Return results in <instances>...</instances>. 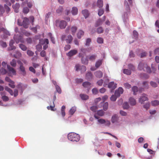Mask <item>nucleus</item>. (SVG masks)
<instances>
[{
	"instance_id": "obj_62",
	"label": "nucleus",
	"mask_w": 159,
	"mask_h": 159,
	"mask_svg": "<svg viewBox=\"0 0 159 159\" xmlns=\"http://www.w3.org/2000/svg\"><path fill=\"white\" fill-rule=\"evenodd\" d=\"M128 68L133 70H134L135 69V67L132 64H129L128 65Z\"/></svg>"
},
{
	"instance_id": "obj_57",
	"label": "nucleus",
	"mask_w": 159,
	"mask_h": 159,
	"mask_svg": "<svg viewBox=\"0 0 159 159\" xmlns=\"http://www.w3.org/2000/svg\"><path fill=\"white\" fill-rule=\"evenodd\" d=\"M6 72V70L3 68H2L0 70V74H5Z\"/></svg>"
},
{
	"instance_id": "obj_16",
	"label": "nucleus",
	"mask_w": 159,
	"mask_h": 159,
	"mask_svg": "<svg viewBox=\"0 0 159 159\" xmlns=\"http://www.w3.org/2000/svg\"><path fill=\"white\" fill-rule=\"evenodd\" d=\"M20 7V4L18 3H16L15 5H12V7L14 10L15 12L16 13H18L19 12V9Z\"/></svg>"
},
{
	"instance_id": "obj_34",
	"label": "nucleus",
	"mask_w": 159,
	"mask_h": 159,
	"mask_svg": "<svg viewBox=\"0 0 159 159\" xmlns=\"http://www.w3.org/2000/svg\"><path fill=\"white\" fill-rule=\"evenodd\" d=\"M63 10V8L62 6H60L56 10V12L58 14L61 13Z\"/></svg>"
},
{
	"instance_id": "obj_26",
	"label": "nucleus",
	"mask_w": 159,
	"mask_h": 159,
	"mask_svg": "<svg viewBox=\"0 0 159 159\" xmlns=\"http://www.w3.org/2000/svg\"><path fill=\"white\" fill-rule=\"evenodd\" d=\"M78 12V10L77 8L75 7H73L72 8L71 13L72 15H76Z\"/></svg>"
},
{
	"instance_id": "obj_29",
	"label": "nucleus",
	"mask_w": 159,
	"mask_h": 159,
	"mask_svg": "<svg viewBox=\"0 0 159 159\" xmlns=\"http://www.w3.org/2000/svg\"><path fill=\"white\" fill-rule=\"evenodd\" d=\"M140 77L142 79H146L148 78L149 76L145 73H143L140 74Z\"/></svg>"
},
{
	"instance_id": "obj_41",
	"label": "nucleus",
	"mask_w": 159,
	"mask_h": 159,
	"mask_svg": "<svg viewBox=\"0 0 159 159\" xmlns=\"http://www.w3.org/2000/svg\"><path fill=\"white\" fill-rule=\"evenodd\" d=\"M11 65L13 67H15L16 65V61L14 59H13L10 62Z\"/></svg>"
},
{
	"instance_id": "obj_45",
	"label": "nucleus",
	"mask_w": 159,
	"mask_h": 159,
	"mask_svg": "<svg viewBox=\"0 0 159 159\" xmlns=\"http://www.w3.org/2000/svg\"><path fill=\"white\" fill-rule=\"evenodd\" d=\"M80 70L81 71V73H83L86 71V67L84 66H81Z\"/></svg>"
},
{
	"instance_id": "obj_11",
	"label": "nucleus",
	"mask_w": 159,
	"mask_h": 159,
	"mask_svg": "<svg viewBox=\"0 0 159 159\" xmlns=\"http://www.w3.org/2000/svg\"><path fill=\"white\" fill-rule=\"evenodd\" d=\"M29 24V19L26 17H25L22 22V25L25 28H27L28 27V25Z\"/></svg>"
},
{
	"instance_id": "obj_46",
	"label": "nucleus",
	"mask_w": 159,
	"mask_h": 159,
	"mask_svg": "<svg viewBox=\"0 0 159 159\" xmlns=\"http://www.w3.org/2000/svg\"><path fill=\"white\" fill-rule=\"evenodd\" d=\"M132 90L134 92V94H135V93L138 91V88L136 86H134L132 88Z\"/></svg>"
},
{
	"instance_id": "obj_54",
	"label": "nucleus",
	"mask_w": 159,
	"mask_h": 159,
	"mask_svg": "<svg viewBox=\"0 0 159 159\" xmlns=\"http://www.w3.org/2000/svg\"><path fill=\"white\" fill-rule=\"evenodd\" d=\"M92 93L94 94H96L98 93V90L97 88H94L92 89Z\"/></svg>"
},
{
	"instance_id": "obj_17",
	"label": "nucleus",
	"mask_w": 159,
	"mask_h": 159,
	"mask_svg": "<svg viewBox=\"0 0 159 159\" xmlns=\"http://www.w3.org/2000/svg\"><path fill=\"white\" fill-rule=\"evenodd\" d=\"M67 25L66 22L64 20H61L60 23L59 27L61 29H64Z\"/></svg>"
},
{
	"instance_id": "obj_21",
	"label": "nucleus",
	"mask_w": 159,
	"mask_h": 159,
	"mask_svg": "<svg viewBox=\"0 0 159 159\" xmlns=\"http://www.w3.org/2000/svg\"><path fill=\"white\" fill-rule=\"evenodd\" d=\"M129 102L131 106H134L136 104L135 100L132 97L130 98L129 99Z\"/></svg>"
},
{
	"instance_id": "obj_27",
	"label": "nucleus",
	"mask_w": 159,
	"mask_h": 159,
	"mask_svg": "<svg viewBox=\"0 0 159 159\" xmlns=\"http://www.w3.org/2000/svg\"><path fill=\"white\" fill-rule=\"evenodd\" d=\"M102 60H99L97 61L95 63V66L97 68H98L102 64Z\"/></svg>"
},
{
	"instance_id": "obj_39",
	"label": "nucleus",
	"mask_w": 159,
	"mask_h": 159,
	"mask_svg": "<svg viewBox=\"0 0 159 159\" xmlns=\"http://www.w3.org/2000/svg\"><path fill=\"white\" fill-rule=\"evenodd\" d=\"M21 53L18 51L16 52V54L14 55V57L16 58H19L21 57Z\"/></svg>"
},
{
	"instance_id": "obj_14",
	"label": "nucleus",
	"mask_w": 159,
	"mask_h": 159,
	"mask_svg": "<svg viewBox=\"0 0 159 159\" xmlns=\"http://www.w3.org/2000/svg\"><path fill=\"white\" fill-rule=\"evenodd\" d=\"M106 19V17L105 16H104L103 17V19L102 20L101 19H99L96 22L95 24V26L96 27L98 26L101 25L102 23V22L104 21Z\"/></svg>"
},
{
	"instance_id": "obj_42",
	"label": "nucleus",
	"mask_w": 159,
	"mask_h": 159,
	"mask_svg": "<svg viewBox=\"0 0 159 159\" xmlns=\"http://www.w3.org/2000/svg\"><path fill=\"white\" fill-rule=\"evenodd\" d=\"M123 107L124 109H127L129 107V105L127 102H125L123 105Z\"/></svg>"
},
{
	"instance_id": "obj_48",
	"label": "nucleus",
	"mask_w": 159,
	"mask_h": 159,
	"mask_svg": "<svg viewBox=\"0 0 159 159\" xmlns=\"http://www.w3.org/2000/svg\"><path fill=\"white\" fill-rule=\"evenodd\" d=\"M103 80L102 79H100L98 80L97 82V84L99 86H101L103 84Z\"/></svg>"
},
{
	"instance_id": "obj_1",
	"label": "nucleus",
	"mask_w": 159,
	"mask_h": 159,
	"mask_svg": "<svg viewBox=\"0 0 159 159\" xmlns=\"http://www.w3.org/2000/svg\"><path fill=\"white\" fill-rule=\"evenodd\" d=\"M68 139L72 141H78L80 139V136L74 133H70L67 136Z\"/></svg>"
},
{
	"instance_id": "obj_47",
	"label": "nucleus",
	"mask_w": 159,
	"mask_h": 159,
	"mask_svg": "<svg viewBox=\"0 0 159 159\" xmlns=\"http://www.w3.org/2000/svg\"><path fill=\"white\" fill-rule=\"evenodd\" d=\"M159 104V101L156 100L152 101V104L153 106H156Z\"/></svg>"
},
{
	"instance_id": "obj_23",
	"label": "nucleus",
	"mask_w": 159,
	"mask_h": 159,
	"mask_svg": "<svg viewBox=\"0 0 159 159\" xmlns=\"http://www.w3.org/2000/svg\"><path fill=\"white\" fill-rule=\"evenodd\" d=\"M82 13L85 18H87L89 15V13L88 10L85 9L82 11Z\"/></svg>"
},
{
	"instance_id": "obj_58",
	"label": "nucleus",
	"mask_w": 159,
	"mask_h": 159,
	"mask_svg": "<svg viewBox=\"0 0 159 159\" xmlns=\"http://www.w3.org/2000/svg\"><path fill=\"white\" fill-rule=\"evenodd\" d=\"M2 100L5 102H7L8 101L9 98L8 97L6 96H2Z\"/></svg>"
},
{
	"instance_id": "obj_8",
	"label": "nucleus",
	"mask_w": 159,
	"mask_h": 159,
	"mask_svg": "<svg viewBox=\"0 0 159 159\" xmlns=\"http://www.w3.org/2000/svg\"><path fill=\"white\" fill-rule=\"evenodd\" d=\"M78 53V51L76 49H73L66 53V55L69 57H71L76 54Z\"/></svg>"
},
{
	"instance_id": "obj_7",
	"label": "nucleus",
	"mask_w": 159,
	"mask_h": 159,
	"mask_svg": "<svg viewBox=\"0 0 159 159\" xmlns=\"http://www.w3.org/2000/svg\"><path fill=\"white\" fill-rule=\"evenodd\" d=\"M124 90L122 88L119 87L118 89L116 90L115 92V95L117 97H119L120 94L123 93Z\"/></svg>"
},
{
	"instance_id": "obj_20",
	"label": "nucleus",
	"mask_w": 159,
	"mask_h": 159,
	"mask_svg": "<svg viewBox=\"0 0 159 159\" xmlns=\"http://www.w3.org/2000/svg\"><path fill=\"white\" fill-rule=\"evenodd\" d=\"M95 75L96 77L98 78H100L103 76V73L101 71L98 70L95 72Z\"/></svg>"
},
{
	"instance_id": "obj_64",
	"label": "nucleus",
	"mask_w": 159,
	"mask_h": 159,
	"mask_svg": "<svg viewBox=\"0 0 159 159\" xmlns=\"http://www.w3.org/2000/svg\"><path fill=\"white\" fill-rule=\"evenodd\" d=\"M0 44L3 47L5 48L7 46V45L6 42L3 41H1L0 42Z\"/></svg>"
},
{
	"instance_id": "obj_3",
	"label": "nucleus",
	"mask_w": 159,
	"mask_h": 159,
	"mask_svg": "<svg viewBox=\"0 0 159 159\" xmlns=\"http://www.w3.org/2000/svg\"><path fill=\"white\" fill-rule=\"evenodd\" d=\"M77 30V27L76 26H73L70 27V26H68L66 28V32L67 33H68L70 30L71 34L74 35L75 34Z\"/></svg>"
},
{
	"instance_id": "obj_31",
	"label": "nucleus",
	"mask_w": 159,
	"mask_h": 159,
	"mask_svg": "<svg viewBox=\"0 0 159 159\" xmlns=\"http://www.w3.org/2000/svg\"><path fill=\"white\" fill-rule=\"evenodd\" d=\"M66 109V107L65 106L63 105L62 106L61 108V115L63 117H64L65 116V109Z\"/></svg>"
},
{
	"instance_id": "obj_19",
	"label": "nucleus",
	"mask_w": 159,
	"mask_h": 159,
	"mask_svg": "<svg viewBox=\"0 0 159 159\" xmlns=\"http://www.w3.org/2000/svg\"><path fill=\"white\" fill-rule=\"evenodd\" d=\"M20 70L21 71V74L24 76L26 75V72L25 70V69L23 66H20L19 67Z\"/></svg>"
},
{
	"instance_id": "obj_49",
	"label": "nucleus",
	"mask_w": 159,
	"mask_h": 159,
	"mask_svg": "<svg viewBox=\"0 0 159 159\" xmlns=\"http://www.w3.org/2000/svg\"><path fill=\"white\" fill-rule=\"evenodd\" d=\"M104 111L102 110H99L97 111L98 115L100 116H103L104 115Z\"/></svg>"
},
{
	"instance_id": "obj_32",
	"label": "nucleus",
	"mask_w": 159,
	"mask_h": 159,
	"mask_svg": "<svg viewBox=\"0 0 159 159\" xmlns=\"http://www.w3.org/2000/svg\"><path fill=\"white\" fill-rule=\"evenodd\" d=\"M92 74L90 72H88L86 75V78L87 80H89L92 78Z\"/></svg>"
},
{
	"instance_id": "obj_4",
	"label": "nucleus",
	"mask_w": 159,
	"mask_h": 159,
	"mask_svg": "<svg viewBox=\"0 0 159 159\" xmlns=\"http://www.w3.org/2000/svg\"><path fill=\"white\" fill-rule=\"evenodd\" d=\"M148 100L147 95L145 94H143L139 98V101L141 104H143L145 101H147Z\"/></svg>"
},
{
	"instance_id": "obj_43",
	"label": "nucleus",
	"mask_w": 159,
	"mask_h": 159,
	"mask_svg": "<svg viewBox=\"0 0 159 159\" xmlns=\"http://www.w3.org/2000/svg\"><path fill=\"white\" fill-rule=\"evenodd\" d=\"M103 31V30L102 27H98L97 30V32L99 34L102 33Z\"/></svg>"
},
{
	"instance_id": "obj_10",
	"label": "nucleus",
	"mask_w": 159,
	"mask_h": 159,
	"mask_svg": "<svg viewBox=\"0 0 159 159\" xmlns=\"http://www.w3.org/2000/svg\"><path fill=\"white\" fill-rule=\"evenodd\" d=\"M147 64L142 62H140L138 65V68L140 70H143L145 71V68L147 67Z\"/></svg>"
},
{
	"instance_id": "obj_5",
	"label": "nucleus",
	"mask_w": 159,
	"mask_h": 159,
	"mask_svg": "<svg viewBox=\"0 0 159 159\" xmlns=\"http://www.w3.org/2000/svg\"><path fill=\"white\" fill-rule=\"evenodd\" d=\"M40 43L42 44H44L46 43V44L44 45L43 46V49L44 50H46L48 47V44L49 43V41L47 39H41L40 40Z\"/></svg>"
},
{
	"instance_id": "obj_38",
	"label": "nucleus",
	"mask_w": 159,
	"mask_h": 159,
	"mask_svg": "<svg viewBox=\"0 0 159 159\" xmlns=\"http://www.w3.org/2000/svg\"><path fill=\"white\" fill-rule=\"evenodd\" d=\"M123 73L128 75H129L131 74V71L128 69H124L123 70Z\"/></svg>"
},
{
	"instance_id": "obj_18",
	"label": "nucleus",
	"mask_w": 159,
	"mask_h": 159,
	"mask_svg": "<svg viewBox=\"0 0 159 159\" xmlns=\"http://www.w3.org/2000/svg\"><path fill=\"white\" fill-rule=\"evenodd\" d=\"M84 32L82 30H79L77 34V37L78 39H80L84 34Z\"/></svg>"
},
{
	"instance_id": "obj_56",
	"label": "nucleus",
	"mask_w": 159,
	"mask_h": 159,
	"mask_svg": "<svg viewBox=\"0 0 159 159\" xmlns=\"http://www.w3.org/2000/svg\"><path fill=\"white\" fill-rule=\"evenodd\" d=\"M98 109V107L96 106H93L90 107V109L93 112H96Z\"/></svg>"
},
{
	"instance_id": "obj_2",
	"label": "nucleus",
	"mask_w": 159,
	"mask_h": 159,
	"mask_svg": "<svg viewBox=\"0 0 159 159\" xmlns=\"http://www.w3.org/2000/svg\"><path fill=\"white\" fill-rule=\"evenodd\" d=\"M73 39V38L70 34L68 35L67 37L65 35H62L61 37V40H65L67 43H71Z\"/></svg>"
},
{
	"instance_id": "obj_44",
	"label": "nucleus",
	"mask_w": 159,
	"mask_h": 159,
	"mask_svg": "<svg viewBox=\"0 0 159 159\" xmlns=\"http://www.w3.org/2000/svg\"><path fill=\"white\" fill-rule=\"evenodd\" d=\"M150 84L152 87L154 88L157 87L158 85L156 82L152 81H151L150 82Z\"/></svg>"
},
{
	"instance_id": "obj_9",
	"label": "nucleus",
	"mask_w": 159,
	"mask_h": 159,
	"mask_svg": "<svg viewBox=\"0 0 159 159\" xmlns=\"http://www.w3.org/2000/svg\"><path fill=\"white\" fill-rule=\"evenodd\" d=\"M143 86V88H140L139 89V91L141 92L142 91L144 90V89H148L149 88V86L148 84V81H144L142 83Z\"/></svg>"
},
{
	"instance_id": "obj_28",
	"label": "nucleus",
	"mask_w": 159,
	"mask_h": 159,
	"mask_svg": "<svg viewBox=\"0 0 159 159\" xmlns=\"http://www.w3.org/2000/svg\"><path fill=\"white\" fill-rule=\"evenodd\" d=\"M97 5L99 8L102 7L103 6V1L102 0H98L97 2Z\"/></svg>"
},
{
	"instance_id": "obj_63",
	"label": "nucleus",
	"mask_w": 159,
	"mask_h": 159,
	"mask_svg": "<svg viewBox=\"0 0 159 159\" xmlns=\"http://www.w3.org/2000/svg\"><path fill=\"white\" fill-rule=\"evenodd\" d=\"M81 66L79 64H77L75 66V70L77 71H78L80 70Z\"/></svg>"
},
{
	"instance_id": "obj_60",
	"label": "nucleus",
	"mask_w": 159,
	"mask_h": 159,
	"mask_svg": "<svg viewBox=\"0 0 159 159\" xmlns=\"http://www.w3.org/2000/svg\"><path fill=\"white\" fill-rule=\"evenodd\" d=\"M4 7L6 10V12L7 13H8L11 10L10 8L6 4L4 5Z\"/></svg>"
},
{
	"instance_id": "obj_52",
	"label": "nucleus",
	"mask_w": 159,
	"mask_h": 159,
	"mask_svg": "<svg viewBox=\"0 0 159 159\" xmlns=\"http://www.w3.org/2000/svg\"><path fill=\"white\" fill-rule=\"evenodd\" d=\"M97 42L99 43H102L103 42V39L102 38L99 37L97 39Z\"/></svg>"
},
{
	"instance_id": "obj_30",
	"label": "nucleus",
	"mask_w": 159,
	"mask_h": 159,
	"mask_svg": "<svg viewBox=\"0 0 159 159\" xmlns=\"http://www.w3.org/2000/svg\"><path fill=\"white\" fill-rule=\"evenodd\" d=\"M80 96L83 100H86L89 98V96L87 95L84 94H80Z\"/></svg>"
},
{
	"instance_id": "obj_50",
	"label": "nucleus",
	"mask_w": 159,
	"mask_h": 159,
	"mask_svg": "<svg viewBox=\"0 0 159 159\" xmlns=\"http://www.w3.org/2000/svg\"><path fill=\"white\" fill-rule=\"evenodd\" d=\"M17 88L19 89H20L22 92L23 91V89H22V88L23 87V86L22 85V84L21 83H19L16 86Z\"/></svg>"
},
{
	"instance_id": "obj_55",
	"label": "nucleus",
	"mask_w": 159,
	"mask_h": 159,
	"mask_svg": "<svg viewBox=\"0 0 159 159\" xmlns=\"http://www.w3.org/2000/svg\"><path fill=\"white\" fill-rule=\"evenodd\" d=\"M27 54L30 56H32L34 54V52L30 50H28L27 52Z\"/></svg>"
},
{
	"instance_id": "obj_12",
	"label": "nucleus",
	"mask_w": 159,
	"mask_h": 159,
	"mask_svg": "<svg viewBox=\"0 0 159 159\" xmlns=\"http://www.w3.org/2000/svg\"><path fill=\"white\" fill-rule=\"evenodd\" d=\"M119 120V117L117 114L113 115L111 118V121L113 123H117Z\"/></svg>"
},
{
	"instance_id": "obj_36",
	"label": "nucleus",
	"mask_w": 159,
	"mask_h": 159,
	"mask_svg": "<svg viewBox=\"0 0 159 159\" xmlns=\"http://www.w3.org/2000/svg\"><path fill=\"white\" fill-rule=\"evenodd\" d=\"M97 57L96 55H92L89 56V59L90 61H94L95 60Z\"/></svg>"
},
{
	"instance_id": "obj_53",
	"label": "nucleus",
	"mask_w": 159,
	"mask_h": 159,
	"mask_svg": "<svg viewBox=\"0 0 159 159\" xmlns=\"http://www.w3.org/2000/svg\"><path fill=\"white\" fill-rule=\"evenodd\" d=\"M104 10L102 9H100L98 11V14L99 16H101L104 13Z\"/></svg>"
},
{
	"instance_id": "obj_13",
	"label": "nucleus",
	"mask_w": 159,
	"mask_h": 159,
	"mask_svg": "<svg viewBox=\"0 0 159 159\" xmlns=\"http://www.w3.org/2000/svg\"><path fill=\"white\" fill-rule=\"evenodd\" d=\"M14 42V41L12 39L10 40L9 44L10 47L8 48V50H12L15 49L16 48V47L13 45Z\"/></svg>"
},
{
	"instance_id": "obj_6",
	"label": "nucleus",
	"mask_w": 159,
	"mask_h": 159,
	"mask_svg": "<svg viewBox=\"0 0 159 159\" xmlns=\"http://www.w3.org/2000/svg\"><path fill=\"white\" fill-rule=\"evenodd\" d=\"M5 80L7 82L9 83V85L12 88L14 89L15 87L14 84L15 82L12 80H11L9 77H6L5 78Z\"/></svg>"
},
{
	"instance_id": "obj_22",
	"label": "nucleus",
	"mask_w": 159,
	"mask_h": 159,
	"mask_svg": "<svg viewBox=\"0 0 159 159\" xmlns=\"http://www.w3.org/2000/svg\"><path fill=\"white\" fill-rule=\"evenodd\" d=\"M7 68L8 71L13 75L16 74V71L13 68L11 67L9 65H7Z\"/></svg>"
},
{
	"instance_id": "obj_59",
	"label": "nucleus",
	"mask_w": 159,
	"mask_h": 159,
	"mask_svg": "<svg viewBox=\"0 0 159 159\" xmlns=\"http://www.w3.org/2000/svg\"><path fill=\"white\" fill-rule=\"evenodd\" d=\"M117 97H116V96L113 95L110 98V100L112 101H115Z\"/></svg>"
},
{
	"instance_id": "obj_25",
	"label": "nucleus",
	"mask_w": 159,
	"mask_h": 159,
	"mask_svg": "<svg viewBox=\"0 0 159 159\" xmlns=\"http://www.w3.org/2000/svg\"><path fill=\"white\" fill-rule=\"evenodd\" d=\"M91 84V83L89 82H85L83 83V86L84 88H90Z\"/></svg>"
},
{
	"instance_id": "obj_35",
	"label": "nucleus",
	"mask_w": 159,
	"mask_h": 159,
	"mask_svg": "<svg viewBox=\"0 0 159 159\" xmlns=\"http://www.w3.org/2000/svg\"><path fill=\"white\" fill-rule=\"evenodd\" d=\"M48 36L50 37L51 41L53 43L55 44V41L54 38L52 36V34L51 33H49L48 34Z\"/></svg>"
},
{
	"instance_id": "obj_61",
	"label": "nucleus",
	"mask_w": 159,
	"mask_h": 159,
	"mask_svg": "<svg viewBox=\"0 0 159 159\" xmlns=\"http://www.w3.org/2000/svg\"><path fill=\"white\" fill-rule=\"evenodd\" d=\"M98 122L101 124H104L106 123V120L103 119H100L98 120Z\"/></svg>"
},
{
	"instance_id": "obj_37",
	"label": "nucleus",
	"mask_w": 159,
	"mask_h": 159,
	"mask_svg": "<svg viewBox=\"0 0 159 159\" xmlns=\"http://www.w3.org/2000/svg\"><path fill=\"white\" fill-rule=\"evenodd\" d=\"M81 61L84 64H88V60L87 58L83 57V58H81Z\"/></svg>"
},
{
	"instance_id": "obj_24",
	"label": "nucleus",
	"mask_w": 159,
	"mask_h": 159,
	"mask_svg": "<svg viewBox=\"0 0 159 159\" xmlns=\"http://www.w3.org/2000/svg\"><path fill=\"white\" fill-rule=\"evenodd\" d=\"M101 106L102 105H103V109L104 111L107 110L108 108V104L107 102H106L105 103L101 102L100 104Z\"/></svg>"
},
{
	"instance_id": "obj_15",
	"label": "nucleus",
	"mask_w": 159,
	"mask_h": 159,
	"mask_svg": "<svg viewBox=\"0 0 159 159\" xmlns=\"http://www.w3.org/2000/svg\"><path fill=\"white\" fill-rule=\"evenodd\" d=\"M117 84L114 83V82H111L109 83L108 85V87L114 89L116 88Z\"/></svg>"
},
{
	"instance_id": "obj_40",
	"label": "nucleus",
	"mask_w": 159,
	"mask_h": 159,
	"mask_svg": "<svg viewBox=\"0 0 159 159\" xmlns=\"http://www.w3.org/2000/svg\"><path fill=\"white\" fill-rule=\"evenodd\" d=\"M19 47L22 50L24 51H26L27 49L26 47L22 44H20Z\"/></svg>"
},
{
	"instance_id": "obj_33",
	"label": "nucleus",
	"mask_w": 159,
	"mask_h": 159,
	"mask_svg": "<svg viewBox=\"0 0 159 159\" xmlns=\"http://www.w3.org/2000/svg\"><path fill=\"white\" fill-rule=\"evenodd\" d=\"M76 110V107H72L70 110L69 112L71 115H72Z\"/></svg>"
},
{
	"instance_id": "obj_51",
	"label": "nucleus",
	"mask_w": 159,
	"mask_h": 159,
	"mask_svg": "<svg viewBox=\"0 0 159 159\" xmlns=\"http://www.w3.org/2000/svg\"><path fill=\"white\" fill-rule=\"evenodd\" d=\"M91 40L90 38H88L86 39V43L85 45L87 46H89L90 45V43L91 42Z\"/></svg>"
}]
</instances>
